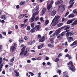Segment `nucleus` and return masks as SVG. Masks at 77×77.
I'll return each mask as SVG.
<instances>
[{"label": "nucleus", "instance_id": "nucleus-10", "mask_svg": "<svg viewBox=\"0 0 77 77\" xmlns=\"http://www.w3.org/2000/svg\"><path fill=\"white\" fill-rule=\"evenodd\" d=\"M68 38V39H69L68 40L69 42H71V41H72L74 40V39L72 37H69Z\"/></svg>", "mask_w": 77, "mask_h": 77}, {"label": "nucleus", "instance_id": "nucleus-31", "mask_svg": "<svg viewBox=\"0 0 77 77\" xmlns=\"http://www.w3.org/2000/svg\"><path fill=\"white\" fill-rule=\"evenodd\" d=\"M70 36H72L74 35V32L72 31H71L70 32H69Z\"/></svg>", "mask_w": 77, "mask_h": 77}, {"label": "nucleus", "instance_id": "nucleus-58", "mask_svg": "<svg viewBox=\"0 0 77 77\" xmlns=\"http://www.w3.org/2000/svg\"><path fill=\"white\" fill-rule=\"evenodd\" d=\"M68 27V25H65L62 27L63 28H66V27Z\"/></svg>", "mask_w": 77, "mask_h": 77}, {"label": "nucleus", "instance_id": "nucleus-4", "mask_svg": "<svg viewBox=\"0 0 77 77\" xmlns=\"http://www.w3.org/2000/svg\"><path fill=\"white\" fill-rule=\"evenodd\" d=\"M44 46H45V45L44 44V43H42L41 44V45L38 46L37 48L38 49H41V48H42V47H44Z\"/></svg>", "mask_w": 77, "mask_h": 77}, {"label": "nucleus", "instance_id": "nucleus-3", "mask_svg": "<svg viewBox=\"0 0 77 77\" xmlns=\"http://www.w3.org/2000/svg\"><path fill=\"white\" fill-rule=\"evenodd\" d=\"M74 0H70L69 1V4H70V5L68 7V9H70L72 7V6H73L74 4Z\"/></svg>", "mask_w": 77, "mask_h": 77}, {"label": "nucleus", "instance_id": "nucleus-20", "mask_svg": "<svg viewBox=\"0 0 77 77\" xmlns=\"http://www.w3.org/2000/svg\"><path fill=\"white\" fill-rule=\"evenodd\" d=\"M62 25H63V23H60L57 24L58 27H60L62 26Z\"/></svg>", "mask_w": 77, "mask_h": 77}, {"label": "nucleus", "instance_id": "nucleus-38", "mask_svg": "<svg viewBox=\"0 0 77 77\" xmlns=\"http://www.w3.org/2000/svg\"><path fill=\"white\" fill-rule=\"evenodd\" d=\"M25 26V24H22L20 25L21 27H24Z\"/></svg>", "mask_w": 77, "mask_h": 77}, {"label": "nucleus", "instance_id": "nucleus-15", "mask_svg": "<svg viewBox=\"0 0 77 77\" xmlns=\"http://www.w3.org/2000/svg\"><path fill=\"white\" fill-rule=\"evenodd\" d=\"M14 72L16 73L15 75L16 77H18L19 76V72H17V70H14Z\"/></svg>", "mask_w": 77, "mask_h": 77}, {"label": "nucleus", "instance_id": "nucleus-55", "mask_svg": "<svg viewBox=\"0 0 77 77\" xmlns=\"http://www.w3.org/2000/svg\"><path fill=\"white\" fill-rule=\"evenodd\" d=\"M3 60H5L6 62H8V59H6L5 58H4L3 59Z\"/></svg>", "mask_w": 77, "mask_h": 77}, {"label": "nucleus", "instance_id": "nucleus-49", "mask_svg": "<svg viewBox=\"0 0 77 77\" xmlns=\"http://www.w3.org/2000/svg\"><path fill=\"white\" fill-rule=\"evenodd\" d=\"M34 14L35 15H38V14H39V11H36Z\"/></svg>", "mask_w": 77, "mask_h": 77}, {"label": "nucleus", "instance_id": "nucleus-51", "mask_svg": "<svg viewBox=\"0 0 77 77\" xmlns=\"http://www.w3.org/2000/svg\"><path fill=\"white\" fill-rule=\"evenodd\" d=\"M25 40H27L28 39V37H27V36H25L24 38Z\"/></svg>", "mask_w": 77, "mask_h": 77}, {"label": "nucleus", "instance_id": "nucleus-13", "mask_svg": "<svg viewBox=\"0 0 77 77\" xmlns=\"http://www.w3.org/2000/svg\"><path fill=\"white\" fill-rule=\"evenodd\" d=\"M46 11V8H44L42 11V15H44L45 13V12Z\"/></svg>", "mask_w": 77, "mask_h": 77}, {"label": "nucleus", "instance_id": "nucleus-34", "mask_svg": "<svg viewBox=\"0 0 77 77\" xmlns=\"http://www.w3.org/2000/svg\"><path fill=\"white\" fill-rule=\"evenodd\" d=\"M69 11H68L67 12V13L65 14V15H64L65 17H66L68 14H69Z\"/></svg>", "mask_w": 77, "mask_h": 77}, {"label": "nucleus", "instance_id": "nucleus-7", "mask_svg": "<svg viewBox=\"0 0 77 77\" xmlns=\"http://www.w3.org/2000/svg\"><path fill=\"white\" fill-rule=\"evenodd\" d=\"M56 14V11H53L51 13V16H54V15H55Z\"/></svg>", "mask_w": 77, "mask_h": 77}, {"label": "nucleus", "instance_id": "nucleus-48", "mask_svg": "<svg viewBox=\"0 0 77 77\" xmlns=\"http://www.w3.org/2000/svg\"><path fill=\"white\" fill-rule=\"evenodd\" d=\"M43 17H41L40 18V20L41 21H44Z\"/></svg>", "mask_w": 77, "mask_h": 77}, {"label": "nucleus", "instance_id": "nucleus-8", "mask_svg": "<svg viewBox=\"0 0 77 77\" xmlns=\"http://www.w3.org/2000/svg\"><path fill=\"white\" fill-rule=\"evenodd\" d=\"M1 18L2 19V20H6V15H2L1 17Z\"/></svg>", "mask_w": 77, "mask_h": 77}, {"label": "nucleus", "instance_id": "nucleus-35", "mask_svg": "<svg viewBox=\"0 0 77 77\" xmlns=\"http://www.w3.org/2000/svg\"><path fill=\"white\" fill-rule=\"evenodd\" d=\"M59 60V59L58 58H57L54 61L55 62H57Z\"/></svg>", "mask_w": 77, "mask_h": 77}, {"label": "nucleus", "instance_id": "nucleus-16", "mask_svg": "<svg viewBox=\"0 0 77 77\" xmlns=\"http://www.w3.org/2000/svg\"><path fill=\"white\" fill-rule=\"evenodd\" d=\"M49 23V20H46L45 23V26H47Z\"/></svg>", "mask_w": 77, "mask_h": 77}, {"label": "nucleus", "instance_id": "nucleus-17", "mask_svg": "<svg viewBox=\"0 0 77 77\" xmlns=\"http://www.w3.org/2000/svg\"><path fill=\"white\" fill-rule=\"evenodd\" d=\"M48 47H50V48H53L54 47V45H51V44H49L48 45Z\"/></svg>", "mask_w": 77, "mask_h": 77}, {"label": "nucleus", "instance_id": "nucleus-28", "mask_svg": "<svg viewBox=\"0 0 77 77\" xmlns=\"http://www.w3.org/2000/svg\"><path fill=\"white\" fill-rule=\"evenodd\" d=\"M39 5H37V6H36L35 7V9L37 11H39Z\"/></svg>", "mask_w": 77, "mask_h": 77}, {"label": "nucleus", "instance_id": "nucleus-12", "mask_svg": "<svg viewBox=\"0 0 77 77\" xmlns=\"http://www.w3.org/2000/svg\"><path fill=\"white\" fill-rule=\"evenodd\" d=\"M15 49H16V48L15 46H12L11 49V50L12 51V52L13 53V51H14L15 50Z\"/></svg>", "mask_w": 77, "mask_h": 77}, {"label": "nucleus", "instance_id": "nucleus-25", "mask_svg": "<svg viewBox=\"0 0 77 77\" xmlns=\"http://www.w3.org/2000/svg\"><path fill=\"white\" fill-rule=\"evenodd\" d=\"M35 20V18L34 17H31L30 18V22H33Z\"/></svg>", "mask_w": 77, "mask_h": 77}, {"label": "nucleus", "instance_id": "nucleus-41", "mask_svg": "<svg viewBox=\"0 0 77 77\" xmlns=\"http://www.w3.org/2000/svg\"><path fill=\"white\" fill-rule=\"evenodd\" d=\"M69 28H70V26H68L65 28L64 30H68V29H69Z\"/></svg>", "mask_w": 77, "mask_h": 77}, {"label": "nucleus", "instance_id": "nucleus-2", "mask_svg": "<svg viewBox=\"0 0 77 77\" xmlns=\"http://www.w3.org/2000/svg\"><path fill=\"white\" fill-rule=\"evenodd\" d=\"M26 47L24 46L22 48L20 51V56H22V55H23V54H24V56H26V54H27V52L25 51L24 52Z\"/></svg>", "mask_w": 77, "mask_h": 77}, {"label": "nucleus", "instance_id": "nucleus-5", "mask_svg": "<svg viewBox=\"0 0 77 77\" xmlns=\"http://www.w3.org/2000/svg\"><path fill=\"white\" fill-rule=\"evenodd\" d=\"M34 28V30H36V31H38L40 29L39 25H37L36 26H35Z\"/></svg>", "mask_w": 77, "mask_h": 77}, {"label": "nucleus", "instance_id": "nucleus-42", "mask_svg": "<svg viewBox=\"0 0 77 77\" xmlns=\"http://www.w3.org/2000/svg\"><path fill=\"white\" fill-rule=\"evenodd\" d=\"M2 62H3V59H2V58L0 57V63H2Z\"/></svg>", "mask_w": 77, "mask_h": 77}, {"label": "nucleus", "instance_id": "nucleus-59", "mask_svg": "<svg viewBox=\"0 0 77 77\" xmlns=\"http://www.w3.org/2000/svg\"><path fill=\"white\" fill-rule=\"evenodd\" d=\"M35 15H36L34 13L33 14H32V18H35Z\"/></svg>", "mask_w": 77, "mask_h": 77}, {"label": "nucleus", "instance_id": "nucleus-43", "mask_svg": "<svg viewBox=\"0 0 77 77\" xmlns=\"http://www.w3.org/2000/svg\"><path fill=\"white\" fill-rule=\"evenodd\" d=\"M41 38V35H38V36L37 39H40Z\"/></svg>", "mask_w": 77, "mask_h": 77}, {"label": "nucleus", "instance_id": "nucleus-45", "mask_svg": "<svg viewBox=\"0 0 77 77\" xmlns=\"http://www.w3.org/2000/svg\"><path fill=\"white\" fill-rule=\"evenodd\" d=\"M24 3H25V2H20V5H24Z\"/></svg>", "mask_w": 77, "mask_h": 77}, {"label": "nucleus", "instance_id": "nucleus-22", "mask_svg": "<svg viewBox=\"0 0 77 77\" xmlns=\"http://www.w3.org/2000/svg\"><path fill=\"white\" fill-rule=\"evenodd\" d=\"M57 38H58V39L59 38V40H61L62 39V37H60V35H58L57 36Z\"/></svg>", "mask_w": 77, "mask_h": 77}, {"label": "nucleus", "instance_id": "nucleus-37", "mask_svg": "<svg viewBox=\"0 0 77 77\" xmlns=\"http://www.w3.org/2000/svg\"><path fill=\"white\" fill-rule=\"evenodd\" d=\"M57 71L58 72L59 75H60V73L62 72V71H61V70H58Z\"/></svg>", "mask_w": 77, "mask_h": 77}, {"label": "nucleus", "instance_id": "nucleus-32", "mask_svg": "<svg viewBox=\"0 0 77 77\" xmlns=\"http://www.w3.org/2000/svg\"><path fill=\"white\" fill-rule=\"evenodd\" d=\"M29 74H30V75H31V76H33L34 75V74L32 72H29Z\"/></svg>", "mask_w": 77, "mask_h": 77}, {"label": "nucleus", "instance_id": "nucleus-53", "mask_svg": "<svg viewBox=\"0 0 77 77\" xmlns=\"http://www.w3.org/2000/svg\"><path fill=\"white\" fill-rule=\"evenodd\" d=\"M13 63H9V65L10 66H13Z\"/></svg>", "mask_w": 77, "mask_h": 77}, {"label": "nucleus", "instance_id": "nucleus-21", "mask_svg": "<svg viewBox=\"0 0 77 77\" xmlns=\"http://www.w3.org/2000/svg\"><path fill=\"white\" fill-rule=\"evenodd\" d=\"M71 17L74 18V15L72 14H70L68 16V18H71Z\"/></svg>", "mask_w": 77, "mask_h": 77}, {"label": "nucleus", "instance_id": "nucleus-9", "mask_svg": "<svg viewBox=\"0 0 77 77\" xmlns=\"http://www.w3.org/2000/svg\"><path fill=\"white\" fill-rule=\"evenodd\" d=\"M77 45V41H75L72 44L70 45V46L72 47L73 45Z\"/></svg>", "mask_w": 77, "mask_h": 77}, {"label": "nucleus", "instance_id": "nucleus-52", "mask_svg": "<svg viewBox=\"0 0 77 77\" xmlns=\"http://www.w3.org/2000/svg\"><path fill=\"white\" fill-rule=\"evenodd\" d=\"M58 2H59V4H61V3H63V1L62 0H60L58 1Z\"/></svg>", "mask_w": 77, "mask_h": 77}, {"label": "nucleus", "instance_id": "nucleus-1", "mask_svg": "<svg viewBox=\"0 0 77 77\" xmlns=\"http://www.w3.org/2000/svg\"><path fill=\"white\" fill-rule=\"evenodd\" d=\"M68 65L69 66L68 67L69 68V69L71 70L72 71H75V67L74 64H72V61H70L67 63Z\"/></svg>", "mask_w": 77, "mask_h": 77}, {"label": "nucleus", "instance_id": "nucleus-60", "mask_svg": "<svg viewBox=\"0 0 77 77\" xmlns=\"http://www.w3.org/2000/svg\"><path fill=\"white\" fill-rule=\"evenodd\" d=\"M29 51V48H27L26 49L25 51H26V52L28 53V51Z\"/></svg>", "mask_w": 77, "mask_h": 77}, {"label": "nucleus", "instance_id": "nucleus-64", "mask_svg": "<svg viewBox=\"0 0 77 77\" xmlns=\"http://www.w3.org/2000/svg\"><path fill=\"white\" fill-rule=\"evenodd\" d=\"M53 33V31H51L49 32V34L51 35V33Z\"/></svg>", "mask_w": 77, "mask_h": 77}, {"label": "nucleus", "instance_id": "nucleus-29", "mask_svg": "<svg viewBox=\"0 0 77 77\" xmlns=\"http://www.w3.org/2000/svg\"><path fill=\"white\" fill-rule=\"evenodd\" d=\"M27 44L28 45H32V43L31 41L28 42Z\"/></svg>", "mask_w": 77, "mask_h": 77}, {"label": "nucleus", "instance_id": "nucleus-24", "mask_svg": "<svg viewBox=\"0 0 77 77\" xmlns=\"http://www.w3.org/2000/svg\"><path fill=\"white\" fill-rule=\"evenodd\" d=\"M39 16H37L35 18V19H34L35 21H38V20H39Z\"/></svg>", "mask_w": 77, "mask_h": 77}, {"label": "nucleus", "instance_id": "nucleus-30", "mask_svg": "<svg viewBox=\"0 0 77 77\" xmlns=\"http://www.w3.org/2000/svg\"><path fill=\"white\" fill-rule=\"evenodd\" d=\"M27 30H30V26H28L26 28Z\"/></svg>", "mask_w": 77, "mask_h": 77}, {"label": "nucleus", "instance_id": "nucleus-27", "mask_svg": "<svg viewBox=\"0 0 77 77\" xmlns=\"http://www.w3.org/2000/svg\"><path fill=\"white\" fill-rule=\"evenodd\" d=\"M15 59V57H13L11 60L10 61V62H13V61H14V59Z\"/></svg>", "mask_w": 77, "mask_h": 77}, {"label": "nucleus", "instance_id": "nucleus-18", "mask_svg": "<svg viewBox=\"0 0 77 77\" xmlns=\"http://www.w3.org/2000/svg\"><path fill=\"white\" fill-rule=\"evenodd\" d=\"M51 7H52V5H49L48 7H47V9L48 11H49V10H50V8H51Z\"/></svg>", "mask_w": 77, "mask_h": 77}, {"label": "nucleus", "instance_id": "nucleus-54", "mask_svg": "<svg viewBox=\"0 0 77 77\" xmlns=\"http://www.w3.org/2000/svg\"><path fill=\"white\" fill-rule=\"evenodd\" d=\"M31 60H36V59L34 57H33L31 58Z\"/></svg>", "mask_w": 77, "mask_h": 77}, {"label": "nucleus", "instance_id": "nucleus-40", "mask_svg": "<svg viewBox=\"0 0 77 77\" xmlns=\"http://www.w3.org/2000/svg\"><path fill=\"white\" fill-rule=\"evenodd\" d=\"M35 26V23H33L31 24V27L32 28H33V27Z\"/></svg>", "mask_w": 77, "mask_h": 77}, {"label": "nucleus", "instance_id": "nucleus-33", "mask_svg": "<svg viewBox=\"0 0 77 77\" xmlns=\"http://www.w3.org/2000/svg\"><path fill=\"white\" fill-rule=\"evenodd\" d=\"M24 41V39H23V38H21L19 39V42L21 43V41Z\"/></svg>", "mask_w": 77, "mask_h": 77}, {"label": "nucleus", "instance_id": "nucleus-23", "mask_svg": "<svg viewBox=\"0 0 77 77\" xmlns=\"http://www.w3.org/2000/svg\"><path fill=\"white\" fill-rule=\"evenodd\" d=\"M60 31L59 30H57L55 32V33L57 35H58V34H59L60 33Z\"/></svg>", "mask_w": 77, "mask_h": 77}, {"label": "nucleus", "instance_id": "nucleus-57", "mask_svg": "<svg viewBox=\"0 0 77 77\" xmlns=\"http://www.w3.org/2000/svg\"><path fill=\"white\" fill-rule=\"evenodd\" d=\"M28 20V19H27L23 21L24 23H27V22Z\"/></svg>", "mask_w": 77, "mask_h": 77}, {"label": "nucleus", "instance_id": "nucleus-63", "mask_svg": "<svg viewBox=\"0 0 77 77\" xmlns=\"http://www.w3.org/2000/svg\"><path fill=\"white\" fill-rule=\"evenodd\" d=\"M27 63H30L31 62V61L30 60H28L27 61Z\"/></svg>", "mask_w": 77, "mask_h": 77}, {"label": "nucleus", "instance_id": "nucleus-36", "mask_svg": "<svg viewBox=\"0 0 77 77\" xmlns=\"http://www.w3.org/2000/svg\"><path fill=\"white\" fill-rule=\"evenodd\" d=\"M69 32H67L66 33V36L67 37H68V36H69V35H70V34H69Z\"/></svg>", "mask_w": 77, "mask_h": 77}, {"label": "nucleus", "instance_id": "nucleus-47", "mask_svg": "<svg viewBox=\"0 0 77 77\" xmlns=\"http://www.w3.org/2000/svg\"><path fill=\"white\" fill-rule=\"evenodd\" d=\"M2 33L3 34V35H6V32H2Z\"/></svg>", "mask_w": 77, "mask_h": 77}, {"label": "nucleus", "instance_id": "nucleus-19", "mask_svg": "<svg viewBox=\"0 0 77 77\" xmlns=\"http://www.w3.org/2000/svg\"><path fill=\"white\" fill-rule=\"evenodd\" d=\"M34 28L33 27L32 29H31L30 30V32L31 33H34L35 32V30L34 29Z\"/></svg>", "mask_w": 77, "mask_h": 77}, {"label": "nucleus", "instance_id": "nucleus-50", "mask_svg": "<svg viewBox=\"0 0 77 77\" xmlns=\"http://www.w3.org/2000/svg\"><path fill=\"white\" fill-rule=\"evenodd\" d=\"M36 59L37 60H41V58L40 57H39L37 58Z\"/></svg>", "mask_w": 77, "mask_h": 77}, {"label": "nucleus", "instance_id": "nucleus-14", "mask_svg": "<svg viewBox=\"0 0 77 77\" xmlns=\"http://www.w3.org/2000/svg\"><path fill=\"white\" fill-rule=\"evenodd\" d=\"M59 23V21H58V20H56L55 21V23H54V24H52V26H55L57 23Z\"/></svg>", "mask_w": 77, "mask_h": 77}, {"label": "nucleus", "instance_id": "nucleus-61", "mask_svg": "<svg viewBox=\"0 0 77 77\" xmlns=\"http://www.w3.org/2000/svg\"><path fill=\"white\" fill-rule=\"evenodd\" d=\"M62 56V54L60 53L58 55V57H60V56Z\"/></svg>", "mask_w": 77, "mask_h": 77}, {"label": "nucleus", "instance_id": "nucleus-56", "mask_svg": "<svg viewBox=\"0 0 77 77\" xmlns=\"http://www.w3.org/2000/svg\"><path fill=\"white\" fill-rule=\"evenodd\" d=\"M35 42H36L35 40H33V41H32L31 42L32 43V44H34V43H35Z\"/></svg>", "mask_w": 77, "mask_h": 77}, {"label": "nucleus", "instance_id": "nucleus-26", "mask_svg": "<svg viewBox=\"0 0 77 77\" xmlns=\"http://www.w3.org/2000/svg\"><path fill=\"white\" fill-rule=\"evenodd\" d=\"M24 17V16L23 15V14H20V15L19 18V19H21V18H23Z\"/></svg>", "mask_w": 77, "mask_h": 77}, {"label": "nucleus", "instance_id": "nucleus-6", "mask_svg": "<svg viewBox=\"0 0 77 77\" xmlns=\"http://www.w3.org/2000/svg\"><path fill=\"white\" fill-rule=\"evenodd\" d=\"M45 41V37L44 36H43L39 40V41L40 42H44Z\"/></svg>", "mask_w": 77, "mask_h": 77}, {"label": "nucleus", "instance_id": "nucleus-46", "mask_svg": "<svg viewBox=\"0 0 77 77\" xmlns=\"http://www.w3.org/2000/svg\"><path fill=\"white\" fill-rule=\"evenodd\" d=\"M60 16H57L56 17V20H58V19L60 18Z\"/></svg>", "mask_w": 77, "mask_h": 77}, {"label": "nucleus", "instance_id": "nucleus-39", "mask_svg": "<svg viewBox=\"0 0 77 77\" xmlns=\"http://www.w3.org/2000/svg\"><path fill=\"white\" fill-rule=\"evenodd\" d=\"M60 36H64V35H65V32H62L61 34L60 35Z\"/></svg>", "mask_w": 77, "mask_h": 77}, {"label": "nucleus", "instance_id": "nucleus-11", "mask_svg": "<svg viewBox=\"0 0 77 77\" xmlns=\"http://www.w3.org/2000/svg\"><path fill=\"white\" fill-rule=\"evenodd\" d=\"M74 21V19H72L71 20H69L67 22V24H71V23H72V21Z\"/></svg>", "mask_w": 77, "mask_h": 77}, {"label": "nucleus", "instance_id": "nucleus-62", "mask_svg": "<svg viewBox=\"0 0 77 77\" xmlns=\"http://www.w3.org/2000/svg\"><path fill=\"white\" fill-rule=\"evenodd\" d=\"M15 29H18V26L17 25H16L15 26Z\"/></svg>", "mask_w": 77, "mask_h": 77}, {"label": "nucleus", "instance_id": "nucleus-44", "mask_svg": "<svg viewBox=\"0 0 77 77\" xmlns=\"http://www.w3.org/2000/svg\"><path fill=\"white\" fill-rule=\"evenodd\" d=\"M66 6V5H63L62 7H63V11H64V10H65V9Z\"/></svg>", "mask_w": 77, "mask_h": 77}]
</instances>
